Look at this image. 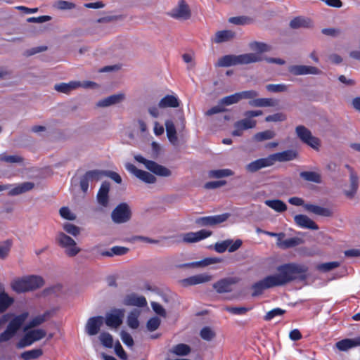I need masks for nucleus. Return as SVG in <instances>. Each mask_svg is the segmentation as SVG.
Wrapping results in <instances>:
<instances>
[{"instance_id": "48", "label": "nucleus", "mask_w": 360, "mask_h": 360, "mask_svg": "<svg viewBox=\"0 0 360 360\" xmlns=\"http://www.w3.org/2000/svg\"><path fill=\"white\" fill-rule=\"evenodd\" d=\"M276 136L275 131L272 130H266L264 131L256 133L254 135V140L258 142L269 140L274 138Z\"/></svg>"}, {"instance_id": "28", "label": "nucleus", "mask_w": 360, "mask_h": 360, "mask_svg": "<svg viewBox=\"0 0 360 360\" xmlns=\"http://www.w3.org/2000/svg\"><path fill=\"white\" fill-rule=\"evenodd\" d=\"M289 26L293 30H297L300 28H311L314 24L312 20L309 18L297 16L290 20Z\"/></svg>"}, {"instance_id": "23", "label": "nucleus", "mask_w": 360, "mask_h": 360, "mask_svg": "<svg viewBox=\"0 0 360 360\" xmlns=\"http://www.w3.org/2000/svg\"><path fill=\"white\" fill-rule=\"evenodd\" d=\"M125 98L126 96L124 93L113 94L98 101L96 103V106L99 108L109 107L122 103L124 101Z\"/></svg>"}, {"instance_id": "12", "label": "nucleus", "mask_w": 360, "mask_h": 360, "mask_svg": "<svg viewBox=\"0 0 360 360\" xmlns=\"http://www.w3.org/2000/svg\"><path fill=\"white\" fill-rule=\"evenodd\" d=\"M125 310L124 309H112L105 314L104 322L107 326L117 328L123 323Z\"/></svg>"}, {"instance_id": "38", "label": "nucleus", "mask_w": 360, "mask_h": 360, "mask_svg": "<svg viewBox=\"0 0 360 360\" xmlns=\"http://www.w3.org/2000/svg\"><path fill=\"white\" fill-rule=\"evenodd\" d=\"M14 302V299L10 297L4 290L0 292V314H4Z\"/></svg>"}, {"instance_id": "56", "label": "nucleus", "mask_w": 360, "mask_h": 360, "mask_svg": "<svg viewBox=\"0 0 360 360\" xmlns=\"http://www.w3.org/2000/svg\"><path fill=\"white\" fill-rule=\"evenodd\" d=\"M340 264L338 262H326L322 263L321 264H319L317 266V269L319 271H323V272H328L338 266H340Z\"/></svg>"}, {"instance_id": "37", "label": "nucleus", "mask_w": 360, "mask_h": 360, "mask_svg": "<svg viewBox=\"0 0 360 360\" xmlns=\"http://www.w3.org/2000/svg\"><path fill=\"white\" fill-rule=\"evenodd\" d=\"M141 315V311L138 309H132L128 314L127 319V326L131 329H137L139 327L140 322L139 317Z\"/></svg>"}, {"instance_id": "44", "label": "nucleus", "mask_w": 360, "mask_h": 360, "mask_svg": "<svg viewBox=\"0 0 360 360\" xmlns=\"http://www.w3.org/2000/svg\"><path fill=\"white\" fill-rule=\"evenodd\" d=\"M42 355L43 350L39 348L25 351L20 354V357L23 360H34L39 359Z\"/></svg>"}, {"instance_id": "9", "label": "nucleus", "mask_w": 360, "mask_h": 360, "mask_svg": "<svg viewBox=\"0 0 360 360\" xmlns=\"http://www.w3.org/2000/svg\"><path fill=\"white\" fill-rule=\"evenodd\" d=\"M168 15L178 20H188L191 18V9L185 0H179L168 13Z\"/></svg>"}, {"instance_id": "36", "label": "nucleus", "mask_w": 360, "mask_h": 360, "mask_svg": "<svg viewBox=\"0 0 360 360\" xmlns=\"http://www.w3.org/2000/svg\"><path fill=\"white\" fill-rule=\"evenodd\" d=\"M179 99L173 95H167L163 97L158 103L160 108H177L179 106Z\"/></svg>"}, {"instance_id": "17", "label": "nucleus", "mask_w": 360, "mask_h": 360, "mask_svg": "<svg viewBox=\"0 0 360 360\" xmlns=\"http://www.w3.org/2000/svg\"><path fill=\"white\" fill-rule=\"evenodd\" d=\"M212 235V231L201 229L197 232H188L183 233L181 236L185 243H194L207 238Z\"/></svg>"}, {"instance_id": "64", "label": "nucleus", "mask_w": 360, "mask_h": 360, "mask_svg": "<svg viewBox=\"0 0 360 360\" xmlns=\"http://www.w3.org/2000/svg\"><path fill=\"white\" fill-rule=\"evenodd\" d=\"M60 216L68 220L74 221L76 219V215L72 213L67 207H63L60 209Z\"/></svg>"}, {"instance_id": "16", "label": "nucleus", "mask_w": 360, "mask_h": 360, "mask_svg": "<svg viewBox=\"0 0 360 360\" xmlns=\"http://www.w3.org/2000/svg\"><path fill=\"white\" fill-rule=\"evenodd\" d=\"M104 323V317L96 316L90 317L85 325V332L90 336L97 335Z\"/></svg>"}, {"instance_id": "5", "label": "nucleus", "mask_w": 360, "mask_h": 360, "mask_svg": "<svg viewBox=\"0 0 360 360\" xmlns=\"http://www.w3.org/2000/svg\"><path fill=\"white\" fill-rule=\"evenodd\" d=\"M110 217L116 224L129 222L132 217V210L127 202L118 204L112 211Z\"/></svg>"}, {"instance_id": "21", "label": "nucleus", "mask_w": 360, "mask_h": 360, "mask_svg": "<svg viewBox=\"0 0 360 360\" xmlns=\"http://www.w3.org/2000/svg\"><path fill=\"white\" fill-rule=\"evenodd\" d=\"M273 165L274 163L271 159V156L269 155L266 158H259L253 162H251L245 166V169L248 172L254 173L262 168L270 167Z\"/></svg>"}, {"instance_id": "19", "label": "nucleus", "mask_w": 360, "mask_h": 360, "mask_svg": "<svg viewBox=\"0 0 360 360\" xmlns=\"http://www.w3.org/2000/svg\"><path fill=\"white\" fill-rule=\"evenodd\" d=\"M276 287L275 283H274L271 276H266L262 280H260L256 283H255L252 285V289L253 290L252 293V297H257L262 294L263 291L266 289Z\"/></svg>"}, {"instance_id": "30", "label": "nucleus", "mask_w": 360, "mask_h": 360, "mask_svg": "<svg viewBox=\"0 0 360 360\" xmlns=\"http://www.w3.org/2000/svg\"><path fill=\"white\" fill-rule=\"evenodd\" d=\"M79 87H80V82L79 81H71L69 83L62 82L54 85V89L56 91L66 94Z\"/></svg>"}, {"instance_id": "54", "label": "nucleus", "mask_w": 360, "mask_h": 360, "mask_svg": "<svg viewBox=\"0 0 360 360\" xmlns=\"http://www.w3.org/2000/svg\"><path fill=\"white\" fill-rule=\"evenodd\" d=\"M202 339L206 341H211L216 337V333L208 326L202 328L200 332Z\"/></svg>"}, {"instance_id": "32", "label": "nucleus", "mask_w": 360, "mask_h": 360, "mask_svg": "<svg viewBox=\"0 0 360 360\" xmlns=\"http://www.w3.org/2000/svg\"><path fill=\"white\" fill-rule=\"evenodd\" d=\"M35 186V184L33 182L27 181L23 182L15 188H12L8 192V195L10 196H15L26 192H28L32 190Z\"/></svg>"}, {"instance_id": "14", "label": "nucleus", "mask_w": 360, "mask_h": 360, "mask_svg": "<svg viewBox=\"0 0 360 360\" xmlns=\"http://www.w3.org/2000/svg\"><path fill=\"white\" fill-rule=\"evenodd\" d=\"M125 167L130 173L146 184H155L157 181V179L153 174L136 168L131 163H127Z\"/></svg>"}, {"instance_id": "43", "label": "nucleus", "mask_w": 360, "mask_h": 360, "mask_svg": "<svg viewBox=\"0 0 360 360\" xmlns=\"http://www.w3.org/2000/svg\"><path fill=\"white\" fill-rule=\"evenodd\" d=\"M233 174L232 170L229 169H213L208 172L210 178L221 179L224 177L231 176Z\"/></svg>"}, {"instance_id": "33", "label": "nucleus", "mask_w": 360, "mask_h": 360, "mask_svg": "<svg viewBox=\"0 0 360 360\" xmlns=\"http://www.w3.org/2000/svg\"><path fill=\"white\" fill-rule=\"evenodd\" d=\"M165 125L169 142L172 145L176 146L178 144V138L174 122L171 120H167L165 121Z\"/></svg>"}, {"instance_id": "1", "label": "nucleus", "mask_w": 360, "mask_h": 360, "mask_svg": "<svg viewBox=\"0 0 360 360\" xmlns=\"http://www.w3.org/2000/svg\"><path fill=\"white\" fill-rule=\"evenodd\" d=\"M308 271L309 268L305 264L290 262L278 266L277 274L270 276L276 287L283 286L294 281H305Z\"/></svg>"}, {"instance_id": "51", "label": "nucleus", "mask_w": 360, "mask_h": 360, "mask_svg": "<svg viewBox=\"0 0 360 360\" xmlns=\"http://www.w3.org/2000/svg\"><path fill=\"white\" fill-rule=\"evenodd\" d=\"M265 87L269 92L272 93L286 92L288 90V86L284 84H269Z\"/></svg>"}, {"instance_id": "20", "label": "nucleus", "mask_w": 360, "mask_h": 360, "mask_svg": "<svg viewBox=\"0 0 360 360\" xmlns=\"http://www.w3.org/2000/svg\"><path fill=\"white\" fill-rule=\"evenodd\" d=\"M238 282V278L229 277L222 278L213 284V288L218 293L230 292L232 291V285Z\"/></svg>"}, {"instance_id": "63", "label": "nucleus", "mask_w": 360, "mask_h": 360, "mask_svg": "<svg viewBox=\"0 0 360 360\" xmlns=\"http://www.w3.org/2000/svg\"><path fill=\"white\" fill-rule=\"evenodd\" d=\"M193 278H194L195 285L207 283L212 279V276L207 274L194 275L193 276Z\"/></svg>"}, {"instance_id": "11", "label": "nucleus", "mask_w": 360, "mask_h": 360, "mask_svg": "<svg viewBox=\"0 0 360 360\" xmlns=\"http://www.w3.org/2000/svg\"><path fill=\"white\" fill-rule=\"evenodd\" d=\"M263 114L262 110H248L244 112L245 118L237 121L234 123V128H239V129L247 130L253 129L256 127L257 121L252 120L254 117L260 116Z\"/></svg>"}, {"instance_id": "42", "label": "nucleus", "mask_w": 360, "mask_h": 360, "mask_svg": "<svg viewBox=\"0 0 360 360\" xmlns=\"http://www.w3.org/2000/svg\"><path fill=\"white\" fill-rule=\"evenodd\" d=\"M191 352V348L189 345L184 343H180L174 345L170 350V352L177 356H186Z\"/></svg>"}, {"instance_id": "15", "label": "nucleus", "mask_w": 360, "mask_h": 360, "mask_svg": "<svg viewBox=\"0 0 360 360\" xmlns=\"http://www.w3.org/2000/svg\"><path fill=\"white\" fill-rule=\"evenodd\" d=\"M102 178L101 170L93 169L87 171L83 176H81L79 181V186L81 190L84 193H86L89 188V182L98 181Z\"/></svg>"}, {"instance_id": "61", "label": "nucleus", "mask_w": 360, "mask_h": 360, "mask_svg": "<svg viewBox=\"0 0 360 360\" xmlns=\"http://www.w3.org/2000/svg\"><path fill=\"white\" fill-rule=\"evenodd\" d=\"M63 229L69 234L77 236L80 233V228L70 223H65Z\"/></svg>"}, {"instance_id": "34", "label": "nucleus", "mask_w": 360, "mask_h": 360, "mask_svg": "<svg viewBox=\"0 0 360 360\" xmlns=\"http://www.w3.org/2000/svg\"><path fill=\"white\" fill-rule=\"evenodd\" d=\"M336 347L340 351H347L350 348L360 346V337L354 339H344L336 343Z\"/></svg>"}, {"instance_id": "7", "label": "nucleus", "mask_w": 360, "mask_h": 360, "mask_svg": "<svg viewBox=\"0 0 360 360\" xmlns=\"http://www.w3.org/2000/svg\"><path fill=\"white\" fill-rule=\"evenodd\" d=\"M56 240L60 247L65 248V253L69 257H74L81 251L75 240L63 232H59Z\"/></svg>"}, {"instance_id": "35", "label": "nucleus", "mask_w": 360, "mask_h": 360, "mask_svg": "<svg viewBox=\"0 0 360 360\" xmlns=\"http://www.w3.org/2000/svg\"><path fill=\"white\" fill-rule=\"evenodd\" d=\"M236 37V33L231 30H221L216 32L212 41L216 44H220L229 41Z\"/></svg>"}, {"instance_id": "58", "label": "nucleus", "mask_w": 360, "mask_h": 360, "mask_svg": "<svg viewBox=\"0 0 360 360\" xmlns=\"http://www.w3.org/2000/svg\"><path fill=\"white\" fill-rule=\"evenodd\" d=\"M224 310L236 315H243L246 314L250 309L245 307H232L226 306L224 307Z\"/></svg>"}, {"instance_id": "2", "label": "nucleus", "mask_w": 360, "mask_h": 360, "mask_svg": "<svg viewBox=\"0 0 360 360\" xmlns=\"http://www.w3.org/2000/svg\"><path fill=\"white\" fill-rule=\"evenodd\" d=\"M28 317L29 313L27 311H24L18 315L12 313L4 314L0 317V328H3L7 322H8V324L6 330L0 334V343L12 339Z\"/></svg>"}, {"instance_id": "45", "label": "nucleus", "mask_w": 360, "mask_h": 360, "mask_svg": "<svg viewBox=\"0 0 360 360\" xmlns=\"http://www.w3.org/2000/svg\"><path fill=\"white\" fill-rule=\"evenodd\" d=\"M240 98L238 93H235L233 94L225 96L221 99L219 100V103L220 105H222L224 108L225 106H229L233 104L238 103L240 102Z\"/></svg>"}, {"instance_id": "4", "label": "nucleus", "mask_w": 360, "mask_h": 360, "mask_svg": "<svg viewBox=\"0 0 360 360\" xmlns=\"http://www.w3.org/2000/svg\"><path fill=\"white\" fill-rule=\"evenodd\" d=\"M44 284V279L41 276L32 275L13 280L11 286L13 291L22 293L38 289Z\"/></svg>"}, {"instance_id": "41", "label": "nucleus", "mask_w": 360, "mask_h": 360, "mask_svg": "<svg viewBox=\"0 0 360 360\" xmlns=\"http://www.w3.org/2000/svg\"><path fill=\"white\" fill-rule=\"evenodd\" d=\"M265 204L278 212H283L287 210L286 204L281 200H266Z\"/></svg>"}, {"instance_id": "3", "label": "nucleus", "mask_w": 360, "mask_h": 360, "mask_svg": "<svg viewBox=\"0 0 360 360\" xmlns=\"http://www.w3.org/2000/svg\"><path fill=\"white\" fill-rule=\"evenodd\" d=\"M262 58L258 53H245L241 55H226L220 58L216 66L229 67L237 65H247L252 63L259 62Z\"/></svg>"}, {"instance_id": "6", "label": "nucleus", "mask_w": 360, "mask_h": 360, "mask_svg": "<svg viewBox=\"0 0 360 360\" xmlns=\"http://www.w3.org/2000/svg\"><path fill=\"white\" fill-rule=\"evenodd\" d=\"M134 158L137 162L143 164L148 170L157 176L168 177L172 175V171L169 169L155 161L147 160L141 155H135Z\"/></svg>"}, {"instance_id": "52", "label": "nucleus", "mask_w": 360, "mask_h": 360, "mask_svg": "<svg viewBox=\"0 0 360 360\" xmlns=\"http://www.w3.org/2000/svg\"><path fill=\"white\" fill-rule=\"evenodd\" d=\"M249 46L252 51L257 53H264L270 51V47L263 42L252 41L250 43Z\"/></svg>"}, {"instance_id": "26", "label": "nucleus", "mask_w": 360, "mask_h": 360, "mask_svg": "<svg viewBox=\"0 0 360 360\" xmlns=\"http://www.w3.org/2000/svg\"><path fill=\"white\" fill-rule=\"evenodd\" d=\"M273 163L276 162H288L297 158L298 153L296 150H287L281 153L271 154Z\"/></svg>"}, {"instance_id": "27", "label": "nucleus", "mask_w": 360, "mask_h": 360, "mask_svg": "<svg viewBox=\"0 0 360 360\" xmlns=\"http://www.w3.org/2000/svg\"><path fill=\"white\" fill-rule=\"evenodd\" d=\"M295 223L300 227L311 230H318V225L304 214H297L294 217Z\"/></svg>"}, {"instance_id": "29", "label": "nucleus", "mask_w": 360, "mask_h": 360, "mask_svg": "<svg viewBox=\"0 0 360 360\" xmlns=\"http://www.w3.org/2000/svg\"><path fill=\"white\" fill-rule=\"evenodd\" d=\"M249 105L252 107H277L279 105V101L274 98H260L253 99L249 101Z\"/></svg>"}, {"instance_id": "59", "label": "nucleus", "mask_w": 360, "mask_h": 360, "mask_svg": "<svg viewBox=\"0 0 360 360\" xmlns=\"http://www.w3.org/2000/svg\"><path fill=\"white\" fill-rule=\"evenodd\" d=\"M223 261L222 259L218 257H207L202 260L198 261V266L205 267L213 264L220 263Z\"/></svg>"}, {"instance_id": "50", "label": "nucleus", "mask_w": 360, "mask_h": 360, "mask_svg": "<svg viewBox=\"0 0 360 360\" xmlns=\"http://www.w3.org/2000/svg\"><path fill=\"white\" fill-rule=\"evenodd\" d=\"M13 245V241L11 239H8L3 242V244L0 245V259H5L8 257L11 246Z\"/></svg>"}, {"instance_id": "25", "label": "nucleus", "mask_w": 360, "mask_h": 360, "mask_svg": "<svg viewBox=\"0 0 360 360\" xmlns=\"http://www.w3.org/2000/svg\"><path fill=\"white\" fill-rule=\"evenodd\" d=\"M358 176L354 169L349 174V188L343 191L345 195L349 199H353L359 188Z\"/></svg>"}, {"instance_id": "60", "label": "nucleus", "mask_w": 360, "mask_h": 360, "mask_svg": "<svg viewBox=\"0 0 360 360\" xmlns=\"http://www.w3.org/2000/svg\"><path fill=\"white\" fill-rule=\"evenodd\" d=\"M160 323L161 321L158 317H152L147 321L146 328L150 332L154 331L159 328Z\"/></svg>"}, {"instance_id": "47", "label": "nucleus", "mask_w": 360, "mask_h": 360, "mask_svg": "<svg viewBox=\"0 0 360 360\" xmlns=\"http://www.w3.org/2000/svg\"><path fill=\"white\" fill-rule=\"evenodd\" d=\"M53 7L56 9L60 10V11H66V10H72L76 8L75 4L64 1V0H58L56 1L53 4Z\"/></svg>"}, {"instance_id": "13", "label": "nucleus", "mask_w": 360, "mask_h": 360, "mask_svg": "<svg viewBox=\"0 0 360 360\" xmlns=\"http://www.w3.org/2000/svg\"><path fill=\"white\" fill-rule=\"evenodd\" d=\"M288 70L293 76L319 75L322 74V71L318 68L304 65H292L288 66Z\"/></svg>"}, {"instance_id": "49", "label": "nucleus", "mask_w": 360, "mask_h": 360, "mask_svg": "<svg viewBox=\"0 0 360 360\" xmlns=\"http://www.w3.org/2000/svg\"><path fill=\"white\" fill-rule=\"evenodd\" d=\"M295 132L298 138L304 143L311 135L309 129L303 125H299L295 128Z\"/></svg>"}, {"instance_id": "10", "label": "nucleus", "mask_w": 360, "mask_h": 360, "mask_svg": "<svg viewBox=\"0 0 360 360\" xmlns=\"http://www.w3.org/2000/svg\"><path fill=\"white\" fill-rule=\"evenodd\" d=\"M230 215L229 213H224L218 215L198 217L195 219V224L198 227H214L226 221Z\"/></svg>"}, {"instance_id": "18", "label": "nucleus", "mask_w": 360, "mask_h": 360, "mask_svg": "<svg viewBox=\"0 0 360 360\" xmlns=\"http://www.w3.org/2000/svg\"><path fill=\"white\" fill-rule=\"evenodd\" d=\"M242 243V240L240 239H237L234 243H233L232 240L227 239L221 243H215L214 248L215 251L219 253H223L226 250H228L229 252H233L240 248Z\"/></svg>"}, {"instance_id": "62", "label": "nucleus", "mask_w": 360, "mask_h": 360, "mask_svg": "<svg viewBox=\"0 0 360 360\" xmlns=\"http://www.w3.org/2000/svg\"><path fill=\"white\" fill-rule=\"evenodd\" d=\"M239 94L240 100L243 99H256V98L259 96V94L257 91L255 90H249V91H243L240 92H238Z\"/></svg>"}, {"instance_id": "8", "label": "nucleus", "mask_w": 360, "mask_h": 360, "mask_svg": "<svg viewBox=\"0 0 360 360\" xmlns=\"http://www.w3.org/2000/svg\"><path fill=\"white\" fill-rule=\"evenodd\" d=\"M25 332V335L16 344L18 349L30 346L34 342L41 340L46 335V332L43 329H30Z\"/></svg>"}, {"instance_id": "55", "label": "nucleus", "mask_w": 360, "mask_h": 360, "mask_svg": "<svg viewBox=\"0 0 360 360\" xmlns=\"http://www.w3.org/2000/svg\"><path fill=\"white\" fill-rule=\"evenodd\" d=\"M124 19V15H107L102 18H100L96 20V22L98 23H110L117 21H121Z\"/></svg>"}, {"instance_id": "24", "label": "nucleus", "mask_w": 360, "mask_h": 360, "mask_svg": "<svg viewBox=\"0 0 360 360\" xmlns=\"http://www.w3.org/2000/svg\"><path fill=\"white\" fill-rule=\"evenodd\" d=\"M123 304L126 306L143 307L146 306L147 301L144 296L138 295L136 293L133 292L125 296Z\"/></svg>"}, {"instance_id": "22", "label": "nucleus", "mask_w": 360, "mask_h": 360, "mask_svg": "<svg viewBox=\"0 0 360 360\" xmlns=\"http://www.w3.org/2000/svg\"><path fill=\"white\" fill-rule=\"evenodd\" d=\"M110 189V182L105 181L101 184L96 195L98 203L103 207H107L109 205V192Z\"/></svg>"}, {"instance_id": "57", "label": "nucleus", "mask_w": 360, "mask_h": 360, "mask_svg": "<svg viewBox=\"0 0 360 360\" xmlns=\"http://www.w3.org/2000/svg\"><path fill=\"white\" fill-rule=\"evenodd\" d=\"M229 22L234 25H243L250 23L252 19L247 16H236L230 18Z\"/></svg>"}, {"instance_id": "31", "label": "nucleus", "mask_w": 360, "mask_h": 360, "mask_svg": "<svg viewBox=\"0 0 360 360\" xmlns=\"http://www.w3.org/2000/svg\"><path fill=\"white\" fill-rule=\"evenodd\" d=\"M304 208L307 212L314 213L319 216L331 217L333 215V211L331 210L312 204H306L304 205Z\"/></svg>"}, {"instance_id": "53", "label": "nucleus", "mask_w": 360, "mask_h": 360, "mask_svg": "<svg viewBox=\"0 0 360 360\" xmlns=\"http://www.w3.org/2000/svg\"><path fill=\"white\" fill-rule=\"evenodd\" d=\"M103 346L107 348H112L113 346V338L107 332L101 333L98 337Z\"/></svg>"}, {"instance_id": "39", "label": "nucleus", "mask_w": 360, "mask_h": 360, "mask_svg": "<svg viewBox=\"0 0 360 360\" xmlns=\"http://www.w3.org/2000/svg\"><path fill=\"white\" fill-rule=\"evenodd\" d=\"M49 314V312H46L42 315H39L33 318L28 323H27L23 328L24 331H27L35 327H37L42 324L46 320V316Z\"/></svg>"}, {"instance_id": "46", "label": "nucleus", "mask_w": 360, "mask_h": 360, "mask_svg": "<svg viewBox=\"0 0 360 360\" xmlns=\"http://www.w3.org/2000/svg\"><path fill=\"white\" fill-rule=\"evenodd\" d=\"M301 178L307 181L321 183V175L315 172H302L300 174Z\"/></svg>"}, {"instance_id": "40", "label": "nucleus", "mask_w": 360, "mask_h": 360, "mask_svg": "<svg viewBox=\"0 0 360 360\" xmlns=\"http://www.w3.org/2000/svg\"><path fill=\"white\" fill-rule=\"evenodd\" d=\"M303 243H304L303 239H302L300 238H297V237H294V238H290L286 239V240H283V242H277L276 244L278 247H280L281 248L287 249V248L297 246L299 245L302 244Z\"/></svg>"}]
</instances>
